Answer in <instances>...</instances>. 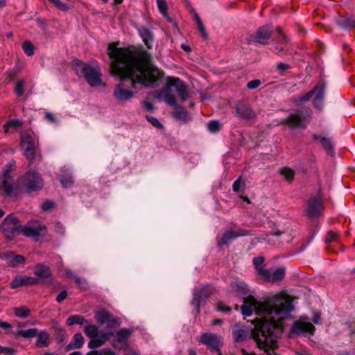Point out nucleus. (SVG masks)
I'll return each mask as SVG.
<instances>
[{
  "mask_svg": "<svg viewBox=\"0 0 355 355\" xmlns=\"http://www.w3.org/2000/svg\"><path fill=\"white\" fill-rule=\"evenodd\" d=\"M247 234H249V232L247 230H243L241 229L228 230L223 234V237L218 241V245L220 246L225 245L228 243L229 241L232 239Z\"/></svg>",
  "mask_w": 355,
  "mask_h": 355,
  "instance_id": "22",
  "label": "nucleus"
},
{
  "mask_svg": "<svg viewBox=\"0 0 355 355\" xmlns=\"http://www.w3.org/2000/svg\"><path fill=\"white\" fill-rule=\"evenodd\" d=\"M38 332L37 329L31 328L28 329H19L14 333L15 337H23L24 338H33L37 336Z\"/></svg>",
  "mask_w": 355,
  "mask_h": 355,
  "instance_id": "31",
  "label": "nucleus"
},
{
  "mask_svg": "<svg viewBox=\"0 0 355 355\" xmlns=\"http://www.w3.org/2000/svg\"><path fill=\"white\" fill-rule=\"evenodd\" d=\"M146 119L154 127L157 128H162V124L158 121V119L153 116L146 115Z\"/></svg>",
  "mask_w": 355,
  "mask_h": 355,
  "instance_id": "47",
  "label": "nucleus"
},
{
  "mask_svg": "<svg viewBox=\"0 0 355 355\" xmlns=\"http://www.w3.org/2000/svg\"><path fill=\"white\" fill-rule=\"evenodd\" d=\"M241 184V178H239L236 181H234V182L233 184L232 189H233L234 191L238 192L240 189Z\"/></svg>",
  "mask_w": 355,
  "mask_h": 355,
  "instance_id": "56",
  "label": "nucleus"
},
{
  "mask_svg": "<svg viewBox=\"0 0 355 355\" xmlns=\"http://www.w3.org/2000/svg\"><path fill=\"white\" fill-rule=\"evenodd\" d=\"M207 128L211 132H216L220 130V124L218 121H211L207 123Z\"/></svg>",
  "mask_w": 355,
  "mask_h": 355,
  "instance_id": "46",
  "label": "nucleus"
},
{
  "mask_svg": "<svg viewBox=\"0 0 355 355\" xmlns=\"http://www.w3.org/2000/svg\"><path fill=\"white\" fill-rule=\"evenodd\" d=\"M45 118L47 121L51 122V123H55L56 122V117L52 113H46L45 115Z\"/></svg>",
  "mask_w": 355,
  "mask_h": 355,
  "instance_id": "58",
  "label": "nucleus"
},
{
  "mask_svg": "<svg viewBox=\"0 0 355 355\" xmlns=\"http://www.w3.org/2000/svg\"><path fill=\"white\" fill-rule=\"evenodd\" d=\"M65 272V275L67 277L72 279L74 280V276H78L77 275L74 274L69 268H65L64 270Z\"/></svg>",
  "mask_w": 355,
  "mask_h": 355,
  "instance_id": "59",
  "label": "nucleus"
},
{
  "mask_svg": "<svg viewBox=\"0 0 355 355\" xmlns=\"http://www.w3.org/2000/svg\"><path fill=\"white\" fill-rule=\"evenodd\" d=\"M181 47H182V49H183L185 51H191V48H190V47H189V46H188L187 44H181Z\"/></svg>",
  "mask_w": 355,
  "mask_h": 355,
  "instance_id": "62",
  "label": "nucleus"
},
{
  "mask_svg": "<svg viewBox=\"0 0 355 355\" xmlns=\"http://www.w3.org/2000/svg\"><path fill=\"white\" fill-rule=\"evenodd\" d=\"M95 319L101 324H106L109 328H115L121 324L119 319L114 317L109 312L101 310L96 313Z\"/></svg>",
  "mask_w": 355,
  "mask_h": 355,
  "instance_id": "15",
  "label": "nucleus"
},
{
  "mask_svg": "<svg viewBox=\"0 0 355 355\" xmlns=\"http://www.w3.org/2000/svg\"><path fill=\"white\" fill-rule=\"evenodd\" d=\"M60 171V180L61 184L64 188L71 187L73 183L71 168L64 166L61 168Z\"/></svg>",
  "mask_w": 355,
  "mask_h": 355,
  "instance_id": "23",
  "label": "nucleus"
},
{
  "mask_svg": "<svg viewBox=\"0 0 355 355\" xmlns=\"http://www.w3.org/2000/svg\"><path fill=\"white\" fill-rule=\"evenodd\" d=\"M194 18H195L197 26L198 28V30L200 31V32L201 33L202 37L204 39H207L208 37V35H207V33L206 32L205 27L202 24V22L199 15L196 13L194 15Z\"/></svg>",
  "mask_w": 355,
  "mask_h": 355,
  "instance_id": "39",
  "label": "nucleus"
},
{
  "mask_svg": "<svg viewBox=\"0 0 355 355\" xmlns=\"http://www.w3.org/2000/svg\"><path fill=\"white\" fill-rule=\"evenodd\" d=\"M38 283L39 280L35 277L21 275L15 276L10 285L12 288H17L18 287L30 284H37Z\"/></svg>",
  "mask_w": 355,
  "mask_h": 355,
  "instance_id": "20",
  "label": "nucleus"
},
{
  "mask_svg": "<svg viewBox=\"0 0 355 355\" xmlns=\"http://www.w3.org/2000/svg\"><path fill=\"white\" fill-rule=\"evenodd\" d=\"M11 180H2V187L3 189L4 192L6 194H10L12 191L13 187L12 184L10 182Z\"/></svg>",
  "mask_w": 355,
  "mask_h": 355,
  "instance_id": "45",
  "label": "nucleus"
},
{
  "mask_svg": "<svg viewBox=\"0 0 355 355\" xmlns=\"http://www.w3.org/2000/svg\"><path fill=\"white\" fill-rule=\"evenodd\" d=\"M315 327L309 321L308 318L304 317L295 322L291 329V334L310 336L313 335Z\"/></svg>",
  "mask_w": 355,
  "mask_h": 355,
  "instance_id": "14",
  "label": "nucleus"
},
{
  "mask_svg": "<svg viewBox=\"0 0 355 355\" xmlns=\"http://www.w3.org/2000/svg\"><path fill=\"white\" fill-rule=\"evenodd\" d=\"M37 339L35 342V346L38 348L47 347L51 343L50 334L46 330H42L37 332Z\"/></svg>",
  "mask_w": 355,
  "mask_h": 355,
  "instance_id": "25",
  "label": "nucleus"
},
{
  "mask_svg": "<svg viewBox=\"0 0 355 355\" xmlns=\"http://www.w3.org/2000/svg\"><path fill=\"white\" fill-rule=\"evenodd\" d=\"M261 85V81L260 80H258V79H256V80H251L250 81L247 86H248V88L250 89H256L258 87H259Z\"/></svg>",
  "mask_w": 355,
  "mask_h": 355,
  "instance_id": "50",
  "label": "nucleus"
},
{
  "mask_svg": "<svg viewBox=\"0 0 355 355\" xmlns=\"http://www.w3.org/2000/svg\"><path fill=\"white\" fill-rule=\"evenodd\" d=\"M21 146L24 156L29 160L33 159L35 156L37 140L26 132L21 133Z\"/></svg>",
  "mask_w": 355,
  "mask_h": 355,
  "instance_id": "13",
  "label": "nucleus"
},
{
  "mask_svg": "<svg viewBox=\"0 0 355 355\" xmlns=\"http://www.w3.org/2000/svg\"><path fill=\"white\" fill-rule=\"evenodd\" d=\"M157 4L158 9H159L160 13L162 15V16L164 18H166L167 20H170L168 15V12H167L168 6H167L166 1L165 0H157Z\"/></svg>",
  "mask_w": 355,
  "mask_h": 355,
  "instance_id": "37",
  "label": "nucleus"
},
{
  "mask_svg": "<svg viewBox=\"0 0 355 355\" xmlns=\"http://www.w3.org/2000/svg\"><path fill=\"white\" fill-rule=\"evenodd\" d=\"M221 322L222 321L220 320H215L213 321L212 324L213 325H216V324H220Z\"/></svg>",
  "mask_w": 355,
  "mask_h": 355,
  "instance_id": "63",
  "label": "nucleus"
},
{
  "mask_svg": "<svg viewBox=\"0 0 355 355\" xmlns=\"http://www.w3.org/2000/svg\"><path fill=\"white\" fill-rule=\"evenodd\" d=\"M311 113L312 111L309 107H302L290 115L288 123L290 126L293 128H304L311 118Z\"/></svg>",
  "mask_w": 355,
  "mask_h": 355,
  "instance_id": "9",
  "label": "nucleus"
},
{
  "mask_svg": "<svg viewBox=\"0 0 355 355\" xmlns=\"http://www.w3.org/2000/svg\"><path fill=\"white\" fill-rule=\"evenodd\" d=\"M26 82L24 80H20L17 82L15 92L17 96H21L24 94V88L25 87Z\"/></svg>",
  "mask_w": 355,
  "mask_h": 355,
  "instance_id": "44",
  "label": "nucleus"
},
{
  "mask_svg": "<svg viewBox=\"0 0 355 355\" xmlns=\"http://www.w3.org/2000/svg\"><path fill=\"white\" fill-rule=\"evenodd\" d=\"M68 355H82V354L80 352H74L70 353Z\"/></svg>",
  "mask_w": 355,
  "mask_h": 355,
  "instance_id": "64",
  "label": "nucleus"
},
{
  "mask_svg": "<svg viewBox=\"0 0 355 355\" xmlns=\"http://www.w3.org/2000/svg\"><path fill=\"white\" fill-rule=\"evenodd\" d=\"M232 290L243 296V304L241 307L242 314L250 316L255 313L257 324L252 332L254 340L267 355H272L277 347V338L283 331V320L288 318L293 309L289 298L284 294H275L259 302L248 294L245 283L236 281L231 284Z\"/></svg>",
  "mask_w": 355,
  "mask_h": 355,
  "instance_id": "1",
  "label": "nucleus"
},
{
  "mask_svg": "<svg viewBox=\"0 0 355 355\" xmlns=\"http://www.w3.org/2000/svg\"><path fill=\"white\" fill-rule=\"evenodd\" d=\"M237 114L244 119H251L255 116L254 111L245 104H239L236 106Z\"/></svg>",
  "mask_w": 355,
  "mask_h": 355,
  "instance_id": "26",
  "label": "nucleus"
},
{
  "mask_svg": "<svg viewBox=\"0 0 355 355\" xmlns=\"http://www.w3.org/2000/svg\"><path fill=\"white\" fill-rule=\"evenodd\" d=\"M54 206V203L51 201V200H47V201H45L44 202L42 205H41V208L42 210L44 211H47V210H49L51 209V208H53Z\"/></svg>",
  "mask_w": 355,
  "mask_h": 355,
  "instance_id": "51",
  "label": "nucleus"
},
{
  "mask_svg": "<svg viewBox=\"0 0 355 355\" xmlns=\"http://www.w3.org/2000/svg\"><path fill=\"white\" fill-rule=\"evenodd\" d=\"M326 90V85L324 82H320L313 89L299 98L300 101H307L312 98L315 108L321 111L324 107V101Z\"/></svg>",
  "mask_w": 355,
  "mask_h": 355,
  "instance_id": "6",
  "label": "nucleus"
},
{
  "mask_svg": "<svg viewBox=\"0 0 355 355\" xmlns=\"http://www.w3.org/2000/svg\"><path fill=\"white\" fill-rule=\"evenodd\" d=\"M22 125V121L19 119H10L4 124L3 128L6 132H14Z\"/></svg>",
  "mask_w": 355,
  "mask_h": 355,
  "instance_id": "32",
  "label": "nucleus"
},
{
  "mask_svg": "<svg viewBox=\"0 0 355 355\" xmlns=\"http://www.w3.org/2000/svg\"><path fill=\"white\" fill-rule=\"evenodd\" d=\"M139 33L148 49H151L153 44V35L150 30L142 27L139 29Z\"/></svg>",
  "mask_w": 355,
  "mask_h": 355,
  "instance_id": "27",
  "label": "nucleus"
},
{
  "mask_svg": "<svg viewBox=\"0 0 355 355\" xmlns=\"http://www.w3.org/2000/svg\"><path fill=\"white\" fill-rule=\"evenodd\" d=\"M200 341L208 348L218 351L220 345L221 337L211 333H205L200 336Z\"/></svg>",
  "mask_w": 355,
  "mask_h": 355,
  "instance_id": "18",
  "label": "nucleus"
},
{
  "mask_svg": "<svg viewBox=\"0 0 355 355\" xmlns=\"http://www.w3.org/2000/svg\"><path fill=\"white\" fill-rule=\"evenodd\" d=\"M15 314L20 318H26L30 314V310L25 306H19L14 309Z\"/></svg>",
  "mask_w": 355,
  "mask_h": 355,
  "instance_id": "38",
  "label": "nucleus"
},
{
  "mask_svg": "<svg viewBox=\"0 0 355 355\" xmlns=\"http://www.w3.org/2000/svg\"><path fill=\"white\" fill-rule=\"evenodd\" d=\"M232 334L234 339L236 342L243 340L248 335V332L243 329L239 327V326H235L233 328Z\"/></svg>",
  "mask_w": 355,
  "mask_h": 355,
  "instance_id": "33",
  "label": "nucleus"
},
{
  "mask_svg": "<svg viewBox=\"0 0 355 355\" xmlns=\"http://www.w3.org/2000/svg\"><path fill=\"white\" fill-rule=\"evenodd\" d=\"M277 40L279 44L275 47V52L277 54H280L282 52L284 51L288 40L287 37L284 35V33L279 31V36Z\"/></svg>",
  "mask_w": 355,
  "mask_h": 355,
  "instance_id": "34",
  "label": "nucleus"
},
{
  "mask_svg": "<svg viewBox=\"0 0 355 355\" xmlns=\"http://www.w3.org/2000/svg\"><path fill=\"white\" fill-rule=\"evenodd\" d=\"M12 327V326L10 323L5 322V321L0 320V328H2L6 330H9Z\"/></svg>",
  "mask_w": 355,
  "mask_h": 355,
  "instance_id": "57",
  "label": "nucleus"
},
{
  "mask_svg": "<svg viewBox=\"0 0 355 355\" xmlns=\"http://www.w3.org/2000/svg\"><path fill=\"white\" fill-rule=\"evenodd\" d=\"M67 297V293L66 291H62L59 293L56 297V300L58 302H61L62 300L66 299Z\"/></svg>",
  "mask_w": 355,
  "mask_h": 355,
  "instance_id": "55",
  "label": "nucleus"
},
{
  "mask_svg": "<svg viewBox=\"0 0 355 355\" xmlns=\"http://www.w3.org/2000/svg\"><path fill=\"white\" fill-rule=\"evenodd\" d=\"M316 139H318L323 148L327 151L328 153L331 154L333 150V146L331 141L329 139L323 137H317Z\"/></svg>",
  "mask_w": 355,
  "mask_h": 355,
  "instance_id": "36",
  "label": "nucleus"
},
{
  "mask_svg": "<svg viewBox=\"0 0 355 355\" xmlns=\"http://www.w3.org/2000/svg\"><path fill=\"white\" fill-rule=\"evenodd\" d=\"M74 282L82 290H87L89 288V284L85 278L79 276H74Z\"/></svg>",
  "mask_w": 355,
  "mask_h": 355,
  "instance_id": "42",
  "label": "nucleus"
},
{
  "mask_svg": "<svg viewBox=\"0 0 355 355\" xmlns=\"http://www.w3.org/2000/svg\"><path fill=\"white\" fill-rule=\"evenodd\" d=\"M337 24L339 26H340L343 28H355V17L353 16H342L338 19Z\"/></svg>",
  "mask_w": 355,
  "mask_h": 355,
  "instance_id": "29",
  "label": "nucleus"
},
{
  "mask_svg": "<svg viewBox=\"0 0 355 355\" xmlns=\"http://www.w3.org/2000/svg\"><path fill=\"white\" fill-rule=\"evenodd\" d=\"M108 54L112 59L111 72L119 83L113 90V97L119 104L130 101L135 93L137 85L155 87L160 77V71L150 62V55L145 51L136 53L127 49L118 48L110 44Z\"/></svg>",
  "mask_w": 355,
  "mask_h": 355,
  "instance_id": "2",
  "label": "nucleus"
},
{
  "mask_svg": "<svg viewBox=\"0 0 355 355\" xmlns=\"http://www.w3.org/2000/svg\"><path fill=\"white\" fill-rule=\"evenodd\" d=\"M54 4L61 10L67 11L69 10V6L60 0H57Z\"/></svg>",
  "mask_w": 355,
  "mask_h": 355,
  "instance_id": "52",
  "label": "nucleus"
},
{
  "mask_svg": "<svg viewBox=\"0 0 355 355\" xmlns=\"http://www.w3.org/2000/svg\"><path fill=\"white\" fill-rule=\"evenodd\" d=\"M22 49L24 52L28 56H31L34 53V45L29 41H26L23 43Z\"/></svg>",
  "mask_w": 355,
  "mask_h": 355,
  "instance_id": "40",
  "label": "nucleus"
},
{
  "mask_svg": "<svg viewBox=\"0 0 355 355\" xmlns=\"http://www.w3.org/2000/svg\"><path fill=\"white\" fill-rule=\"evenodd\" d=\"M338 236V234L337 232H333V231H329L325 237V242L331 243V242L336 240Z\"/></svg>",
  "mask_w": 355,
  "mask_h": 355,
  "instance_id": "48",
  "label": "nucleus"
},
{
  "mask_svg": "<svg viewBox=\"0 0 355 355\" xmlns=\"http://www.w3.org/2000/svg\"><path fill=\"white\" fill-rule=\"evenodd\" d=\"M313 322L315 324H318L320 322V315L318 313H315Z\"/></svg>",
  "mask_w": 355,
  "mask_h": 355,
  "instance_id": "61",
  "label": "nucleus"
},
{
  "mask_svg": "<svg viewBox=\"0 0 355 355\" xmlns=\"http://www.w3.org/2000/svg\"><path fill=\"white\" fill-rule=\"evenodd\" d=\"M144 106L145 109L148 111H153L154 110V106L152 103L149 101H144Z\"/></svg>",
  "mask_w": 355,
  "mask_h": 355,
  "instance_id": "60",
  "label": "nucleus"
},
{
  "mask_svg": "<svg viewBox=\"0 0 355 355\" xmlns=\"http://www.w3.org/2000/svg\"><path fill=\"white\" fill-rule=\"evenodd\" d=\"M84 332L90 338V341L88 343V347L90 349L98 348L110 339L111 333H107V331H98V328L92 324L86 325L84 328Z\"/></svg>",
  "mask_w": 355,
  "mask_h": 355,
  "instance_id": "5",
  "label": "nucleus"
},
{
  "mask_svg": "<svg viewBox=\"0 0 355 355\" xmlns=\"http://www.w3.org/2000/svg\"><path fill=\"white\" fill-rule=\"evenodd\" d=\"M216 311L223 312L225 313H229L231 311V308L228 306L225 305L221 302H218L216 306Z\"/></svg>",
  "mask_w": 355,
  "mask_h": 355,
  "instance_id": "49",
  "label": "nucleus"
},
{
  "mask_svg": "<svg viewBox=\"0 0 355 355\" xmlns=\"http://www.w3.org/2000/svg\"><path fill=\"white\" fill-rule=\"evenodd\" d=\"M84 343V338L81 334H76L72 341L69 343L66 347V350L69 351L73 349H80Z\"/></svg>",
  "mask_w": 355,
  "mask_h": 355,
  "instance_id": "30",
  "label": "nucleus"
},
{
  "mask_svg": "<svg viewBox=\"0 0 355 355\" xmlns=\"http://www.w3.org/2000/svg\"><path fill=\"white\" fill-rule=\"evenodd\" d=\"M285 275V269L283 267H279L275 269L272 273L268 270H261L259 272V276L264 280L275 282L281 281Z\"/></svg>",
  "mask_w": 355,
  "mask_h": 355,
  "instance_id": "19",
  "label": "nucleus"
},
{
  "mask_svg": "<svg viewBox=\"0 0 355 355\" xmlns=\"http://www.w3.org/2000/svg\"><path fill=\"white\" fill-rule=\"evenodd\" d=\"M272 31L268 26H263L258 29L254 37V42L264 44L270 37Z\"/></svg>",
  "mask_w": 355,
  "mask_h": 355,
  "instance_id": "24",
  "label": "nucleus"
},
{
  "mask_svg": "<svg viewBox=\"0 0 355 355\" xmlns=\"http://www.w3.org/2000/svg\"><path fill=\"white\" fill-rule=\"evenodd\" d=\"M1 257L10 267H19L25 263V258L23 256L15 254L12 252L3 253Z\"/></svg>",
  "mask_w": 355,
  "mask_h": 355,
  "instance_id": "21",
  "label": "nucleus"
},
{
  "mask_svg": "<svg viewBox=\"0 0 355 355\" xmlns=\"http://www.w3.org/2000/svg\"><path fill=\"white\" fill-rule=\"evenodd\" d=\"M107 333H111L110 340L112 346L117 350H121L128 348V341L132 334V329L122 328L118 331H107Z\"/></svg>",
  "mask_w": 355,
  "mask_h": 355,
  "instance_id": "7",
  "label": "nucleus"
},
{
  "mask_svg": "<svg viewBox=\"0 0 355 355\" xmlns=\"http://www.w3.org/2000/svg\"><path fill=\"white\" fill-rule=\"evenodd\" d=\"M210 294L211 288L209 286L196 287L193 289L191 304L197 312L200 311L201 305L206 302Z\"/></svg>",
  "mask_w": 355,
  "mask_h": 355,
  "instance_id": "12",
  "label": "nucleus"
},
{
  "mask_svg": "<svg viewBox=\"0 0 355 355\" xmlns=\"http://www.w3.org/2000/svg\"><path fill=\"white\" fill-rule=\"evenodd\" d=\"M277 69L280 73H283L284 71L288 69V65L286 63L280 62L277 64Z\"/></svg>",
  "mask_w": 355,
  "mask_h": 355,
  "instance_id": "54",
  "label": "nucleus"
},
{
  "mask_svg": "<svg viewBox=\"0 0 355 355\" xmlns=\"http://www.w3.org/2000/svg\"><path fill=\"white\" fill-rule=\"evenodd\" d=\"M21 183L28 192L41 189L44 186V181L40 173L35 170H28L21 178Z\"/></svg>",
  "mask_w": 355,
  "mask_h": 355,
  "instance_id": "8",
  "label": "nucleus"
},
{
  "mask_svg": "<svg viewBox=\"0 0 355 355\" xmlns=\"http://www.w3.org/2000/svg\"><path fill=\"white\" fill-rule=\"evenodd\" d=\"M280 174L288 181H291L294 177V171L288 167H284L280 171Z\"/></svg>",
  "mask_w": 355,
  "mask_h": 355,
  "instance_id": "41",
  "label": "nucleus"
},
{
  "mask_svg": "<svg viewBox=\"0 0 355 355\" xmlns=\"http://www.w3.org/2000/svg\"><path fill=\"white\" fill-rule=\"evenodd\" d=\"M21 233L37 241L45 235L46 229L38 221H31L21 227Z\"/></svg>",
  "mask_w": 355,
  "mask_h": 355,
  "instance_id": "10",
  "label": "nucleus"
},
{
  "mask_svg": "<svg viewBox=\"0 0 355 355\" xmlns=\"http://www.w3.org/2000/svg\"><path fill=\"white\" fill-rule=\"evenodd\" d=\"M74 70L78 76H83L91 87H98L101 84V72L97 64L92 65L76 60L73 64Z\"/></svg>",
  "mask_w": 355,
  "mask_h": 355,
  "instance_id": "4",
  "label": "nucleus"
},
{
  "mask_svg": "<svg viewBox=\"0 0 355 355\" xmlns=\"http://www.w3.org/2000/svg\"><path fill=\"white\" fill-rule=\"evenodd\" d=\"M264 262V259L261 257H254L253 259V263L257 269V271L258 272V274L259 275V272L261 270H266L263 266V263Z\"/></svg>",
  "mask_w": 355,
  "mask_h": 355,
  "instance_id": "43",
  "label": "nucleus"
},
{
  "mask_svg": "<svg viewBox=\"0 0 355 355\" xmlns=\"http://www.w3.org/2000/svg\"><path fill=\"white\" fill-rule=\"evenodd\" d=\"M34 274L42 279H47L51 277V272L48 266L39 263L34 268Z\"/></svg>",
  "mask_w": 355,
  "mask_h": 355,
  "instance_id": "28",
  "label": "nucleus"
},
{
  "mask_svg": "<svg viewBox=\"0 0 355 355\" xmlns=\"http://www.w3.org/2000/svg\"><path fill=\"white\" fill-rule=\"evenodd\" d=\"M296 236V232L293 229H287L286 231L277 230L271 234L267 235L266 240L270 244L275 245V242L279 243H288Z\"/></svg>",
  "mask_w": 355,
  "mask_h": 355,
  "instance_id": "11",
  "label": "nucleus"
},
{
  "mask_svg": "<svg viewBox=\"0 0 355 355\" xmlns=\"http://www.w3.org/2000/svg\"><path fill=\"white\" fill-rule=\"evenodd\" d=\"M10 171H11V165H7L6 168L3 171V180H11L10 179Z\"/></svg>",
  "mask_w": 355,
  "mask_h": 355,
  "instance_id": "53",
  "label": "nucleus"
},
{
  "mask_svg": "<svg viewBox=\"0 0 355 355\" xmlns=\"http://www.w3.org/2000/svg\"><path fill=\"white\" fill-rule=\"evenodd\" d=\"M175 94L182 101L186 100L189 96L184 83L179 78H173L168 81L164 88L155 92V96L165 101L168 105L173 106L175 117L184 120L187 116V112L183 107L178 106Z\"/></svg>",
  "mask_w": 355,
  "mask_h": 355,
  "instance_id": "3",
  "label": "nucleus"
},
{
  "mask_svg": "<svg viewBox=\"0 0 355 355\" xmlns=\"http://www.w3.org/2000/svg\"><path fill=\"white\" fill-rule=\"evenodd\" d=\"M19 225L17 218L12 215L8 216L2 223V230L3 232L7 235H14L17 232H21V227Z\"/></svg>",
  "mask_w": 355,
  "mask_h": 355,
  "instance_id": "16",
  "label": "nucleus"
},
{
  "mask_svg": "<svg viewBox=\"0 0 355 355\" xmlns=\"http://www.w3.org/2000/svg\"><path fill=\"white\" fill-rule=\"evenodd\" d=\"M322 211V202L320 196H314L308 201L306 214L309 218L320 216Z\"/></svg>",
  "mask_w": 355,
  "mask_h": 355,
  "instance_id": "17",
  "label": "nucleus"
},
{
  "mask_svg": "<svg viewBox=\"0 0 355 355\" xmlns=\"http://www.w3.org/2000/svg\"><path fill=\"white\" fill-rule=\"evenodd\" d=\"M87 323V321L80 315H73L69 316L67 320V324L69 326L73 324H83Z\"/></svg>",
  "mask_w": 355,
  "mask_h": 355,
  "instance_id": "35",
  "label": "nucleus"
}]
</instances>
